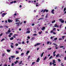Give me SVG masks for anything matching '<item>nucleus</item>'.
Returning <instances> with one entry per match:
<instances>
[{"label": "nucleus", "instance_id": "69168bd1", "mask_svg": "<svg viewBox=\"0 0 66 66\" xmlns=\"http://www.w3.org/2000/svg\"><path fill=\"white\" fill-rule=\"evenodd\" d=\"M9 37H11V36L10 35H9L8 36Z\"/></svg>", "mask_w": 66, "mask_h": 66}, {"label": "nucleus", "instance_id": "37998d69", "mask_svg": "<svg viewBox=\"0 0 66 66\" xmlns=\"http://www.w3.org/2000/svg\"><path fill=\"white\" fill-rule=\"evenodd\" d=\"M35 25V24L34 23H32V26H34Z\"/></svg>", "mask_w": 66, "mask_h": 66}, {"label": "nucleus", "instance_id": "393cba45", "mask_svg": "<svg viewBox=\"0 0 66 66\" xmlns=\"http://www.w3.org/2000/svg\"><path fill=\"white\" fill-rule=\"evenodd\" d=\"M46 59H47V57L45 56L43 60H46Z\"/></svg>", "mask_w": 66, "mask_h": 66}, {"label": "nucleus", "instance_id": "de8ad7c7", "mask_svg": "<svg viewBox=\"0 0 66 66\" xmlns=\"http://www.w3.org/2000/svg\"><path fill=\"white\" fill-rule=\"evenodd\" d=\"M50 43V42H48L47 43V44L48 45Z\"/></svg>", "mask_w": 66, "mask_h": 66}, {"label": "nucleus", "instance_id": "49530a36", "mask_svg": "<svg viewBox=\"0 0 66 66\" xmlns=\"http://www.w3.org/2000/svg\"><path fill=\"white\" fill-rule=\"evenodd\" d=\"M51 39H53V37H51L50 38Z\"/></svg>", "mask_w": 66, "mask_h": 66}, {"label": "nucleus", "instance_id": "603ef678", "mask_svg": "<svg viewBox=\"0 0 66 66\" xmlns=\"http://www.w3.org/2000/svg\"><path fill=\"white\" fill-rule=\"evenodd\" d=\"M53 30H51V32H50L51 33H53Z\"/></svg>", "mask_w": 66, "mask_h": 66}, {"label": "nucleus", "instance_id": "b1692460", "mask_svg": "<svg viewBox=\"0 0 66 66\" xmlns=\"http://www.w3.org/2000/svg\"><path fill=\"white\" fill-rule=\"evenodd\" d=\"M44 19V18H40L38 19V20H41V19Z\"/></svg>", "mask_w": 66, "mask_h": 66}, {"label": "nucleus", "instance_id": "ddd939ff", "mask_svg": "<svg viewBox=\"0 0 66 66\" xmlns=\"http://www.w3.org/2000/svg\"><path fill=\"white\" fill-rule=\"evenodd\" d=\"M35 38H34V37H32L31 38V40H33L34 39H35Z\"/></svg>", "mask_w": 66, "mask_h": 66}, {"label": "nucleus", "instance_id": "39448f33", "mask_svg": "<svg viewBox=\"0 0 66 66\" xmlns=\"http://www.w3.org/2000/svg\"><path fill=\"white\" fill-rule=\"evenodd\" d=\"M8 22H12L13 21L12 20H11L10 19L8 20Z\"/></svg>", "mask_w": 66, "mask_h": 66}, {"label": "nucleus", "instance_id": "774afa93", "mask_svg": "<svg viewBox=\"0 0 66 66\" xmlns=\"http://www.w3.org/2000/svg\"><path fill=\"white\" fill-rule=\"evenodd\" d=\"M53 34H56V33L55 32H53Z\"/></svg>", "mask_w": 66, "mask_h": 66}, {"label": "nucleus", "instance_id": "423d86ee", "mask_svg": "<svg viewBox=\"0 0 66 66\" xmlns=\"http://www.w3.org/2000/svg\"><path fill=\"white\" fill-rule=\"evenodd\" d=\"M6 14V13H3L2 14V17H4V16Z\"/></svg>", "mask_w": 66, "mask_h": 66}, {"label": "nucleus", "instance_id": "c9c22d12", "mask_svg": "<svg viewBox=\"0 0 66 66\" xmlns=\"http://www.w3.org/2000/svg\"><path fill=\"white\" fill-rule=\"evenodd\" d=\"M33 35H34V36H36L37 35V34H33Z\"/></svg>", "mask_w": 66, "mask_h": 66}, {"label": "nucleus", "instance_id": "9b49d317", "mask_svg": "<svg viewBox=\"0 0 66 66\" xmlns=\"http://www.w3.org/2000/svg\"><path fill=\"white\" fill-rule=\"evenodd\" d=\"M7 32H9V33H10L11 32V30H10V29H9V30H8L7 31Z\"/></svg>", "mask_w": 66, "mask_h": 66}, {"label": "nucleus", "instance_id": "c85d7f7f", "mask_svg": "<svg viewBox=\"0 0 66 66\" xmlns=\"http://www.w3.org/2000/svg\"><path fill=\"white\" fill-rule=\"evenodd\" d=\"M16 54H18L19 53V52L18 51H16Z\"/></svg>", "mask_w": 66, "mask_h": 66}, {"label": "nucleus", "instance_id": "72a5a7b5", "mask_svg": "<svg viewBox=\"0 0 66 66\" xmlns=\"http://www.w3.org/2000/svg\"><path fill=\"white\" fill-rule=\"evenodd\" d=\"M66 8H64V9L63 11L64 12H65V11H66Z\"/></svg>", "mask_w": 66, "mask_h": 66}, {"label": "nucleus", "instance_id": "f3484780", "mask_svg": "<svg viewBox=\"0 0 66 66\" xmlns=\"http://www.w3.org/2000/svg\"><path fill=\"white\" fill-rule=\"evenodd\" d=\"M55 22V20H54L53 21H52V23H54V22Z\"/></svg>", "mask_w": 66, "mask_h": 66}, {"label": "nucleus", "instance_id": "5fc2aeb1", "mask_svg": "<svg viewBox=\"0 0 66 66\" xmlns=\"http://www.w3.org/2000/svg\"><path fill=\"white\" fill-rule=\"evenodd\" d=\"M56 29V28H54L53 30V31H54V30H55V29Z\"/></svg>", "mask_w": 66, "mask_h": 66}, {"label": "nucleus", "instance_id": "09e8293b", "mask_svg": "<svg viewBox=\"0 0 66 66\" xmlns=\"http://www.w3.org/2000/svg\"><path fill=\"white\" fill-rule=\"evenodd\" d=\"M22 44H24V41H23L22 42Z\"/></svg>", "mask_w": 66, "mask_h": 66}, {"label": "nucleus", "instance_id": "f704fd0d", "mask_svg": "<svg viewBox=\"0 0 66 66\" xmlns=\"http://www.w3.org/2000/svg\"><path fill=\"white\" fill-rule=\"evenodd\" d=\"M15 46H18V44L17 43L16 44H15Z\"/></svg>", "mask_w": 66, "mask_h": 66}, {"label": "nucleus", "instance_id": "a878e982", "mask_svg": "<svg viewBox=\"0 0 66 66\" xmlns=\"http://www.w3.org/2000/svg\"><path fill=\"white\" fill-rule=\"evenodd\" d=\"M52 56H51L50 57H49V59H52Z\"/></svg>", "mask_w": 66, "mask_h": 66}, {"label": "nucleus", "instance_id": "864d4df0", "mask_svg": "<svg viewBox=\"0 0 66 66\" xmlns=\"http://www.w3.org/2000/svg\"><path fill=\"white\" fill-rule=\"evenodd\" d=\"M57 38H56L54 39V40H57Z\"/></svg>", "mask_w": 66, "mask_h": 66}, {"label": "nucleus", "instance_id": "f03ea898", "mask_svg": "<svg viewBox=\"0 0 66 66\" xmlns=\"http://www.w3.org/2000/svg\"><path fill=\"white\" fill-rule=\"evenodd\" d=\"M15 24L17 25V27H19L20 26V22H17L15 23Z\"/></svg>", "mask_w": 66, "mask_h": 66}, {"label": "nucleus", "instance_id": "f257e3e1", "mask_svg": "<svg viewBox=\"0 0 66 66\" xmlns=\"http://www.w3.org/2000/svg\"><path fill=\"white\" fill-rule=\"evenodd\" d=\"M59 20L61 22V23H64V20H62V19H59Z\"/></svg>", "mask_w": 66, "mask_h": 66}, {"label": "nucleus", "instance_id": "2f4dec72", "mask_svg": "<svg viewBox=\"0 0 66 66\" xmlns=\"http://www.w3.org/2000/svg\"><path fill=\"white\" fill-rule=\"evenodd\" d=\"M11 47L12 48H14V46H13L11 45Z\"/></svg>", "mask_w": 66, "mask_h": 66}, {"label": "nucleus", "instance_id": "bf43d9fd", "mask_svg": "<svg viewBox=\"0 0 66 66\" xmlns=\"http://www.w3.org/2000/svg\"><path fill=\"white\" fill-rule=\"evenodd\" d=\"M40 44V43H37V45H39Z\"/></svg>", "mask_w": 66, "mask_h": 66}, {"label": "nucleus", "instance_id": "a19ab883", "mask_svg": "<svg viewBox=\"0 0 66 66\" xmlns=\"http://www.w3.org/2000/svg\"><path fill=\"white\" fill-rule=\"evenodd\" d=\"M28 33H30V31H27Z\"/></svg>", "mask_w": 66, "mask_h": 66}, {"label": "nucleus", "instance_id": "e433bc0d", "mask_svg": "<svg viewBox=\"0 0 66 66\" xmlns=\"http://www.w3.org/2000/svg\"><path fill=\"white\" fill-rule=\"evenodd\" d=\"M14 3V1H12L10 2V3L11 4H12V3Z\"/></svg>", "mask_w": 66, "mask_h": 66}, {"label": "nucleus", "instance_id": "4be33fe9", "mask_svg": "<svg viewBox=\"0 0 66 66\" xmlns=\"http://www.w3.org/2000/svg\"><path fill=\"white\" fill-rule=\"evenodd\" d=\"M59 56V54H58L56 56V57H58Z\"/></svg>", "mask_w": 66, "mask_h": 66}, {"label": "nucleus", "instance_id": "20e7f679", "mask_svg": "<svg viewBox=\"0 0 66 66\" xmlns=\"http://www.w3.org/2000/svg\"><path fill=\"white\" fill-rule=\"evenodd\" d=\"M54 9L52 10L51 11L52 13L53 14H54Z\"/></svg>", "mask_w": 66, "mask_h": 66}, {"label": "nucleus", "instance_id": "f8f14e48", "mask_svg": "<svg viewBox=\"0 0 66 66\" xmlns=\"http://www.w3.org/2000/svg\"><path fill=\"white\" fill-rule=\"evenodd\" d=\"M56 63V62L55 61V60H54L53 61V63H52V64H54V63Z\"/></svg>", "mask_w": 66, "mask_h": 66}, {"label": "nucleus", "instance_id": "c03bdc74", "mask_svg": "<svg viewBox=\"0 0 66 66\" xmlns=\"http://www.w3.org/2000/svg\"><path fill=\"white\" fill-rule=\"evenodd\" d=\"M64 47V46H60V48H63Z\"/></svg>", "mask_w": 66, "mask_h": 66}, {"label": "nucleus", "instance_id": "1a4fd4ad", "mask_svg": "<svg viewBox=\"0 0 66 66\" xmlns=\"http://www.w3.org/2000/svg\"><path fill=\"white\" fill-rule=\"evenodd\" d=\"M39 58L38 57L37 59V60L36 61L37 62H39Z\"/></svg>", "mask_w": 66, "mask_h": 66}, {"label": "nucleus", "instance_id": "4c0bfd02", "mask_svg": "<svg viewBox=\"0 0 66 66\" xmlns=\"http://www.w3.org/2000/svg\"><path fill=\"white\" fill-rule=\"evenodd\" d=\"M19 59V57H17L16 58V60H18V59Z\"/></svg>", "mask_w": 66, "mask_h": 66}, {"label": "nucleus", "instance_id": "680f3d73", "mask_svg": "<svg viewBox=\"0 0 66 66\" xmlns=\"http://www.w3.org/2000/svg\"><path fill=\"white\" fill-rule=\"evenodd\" d=\"M27 30H30V28H28L27 29Z\"/></svg>", "mask_w": 66, "mask_h": 66}, {"label": "nucleus", "instance_id": "5701e85b", "mask_svg": "<svg viewBox=\"0 0 66 66\" xmlns=\"http://www.w3.org/2000/svg\"><path fill=\"white\" fill-rule=\"evenodd\" d=\"M4 40H5V39L4 38H3L1 40V42H3V41Z\"/></svg>", "mask_w": 66, "mask_h": 66}, {"label": "nucleus", "instance_id": "0eeeda50", "mask_svg": "<svg viewBox=\"0 0 66 66\" xmlns=\"http://www.w3.org/2000/svg\"><path fill=\"white\" fill-rule=\"evenodd\" d=\"M59 25H57L56 24H55L54 25V27H57V28H58L59 27Z\"/></svg>", "mask_w": 66, "mask_h": 66}, {"label": "nucleus", "instance_id": "7c9ffc66", "mask_svg": "<svg viewBox=\"0 0 66 66\" xmlns=\"http://www.w3.org/2000/svg\"><path fill=\"white\" fill-rule=\"evenodd\" d=\"M65 37V36H62V37L63 39H64V38Z\"/></svg>", "mask_w": 66, "mask_h": 66}, {"label": "nucleus", "instance_id": "2eb2a0df", "mask_svg": "<svg viewBox=\"0 0 66 66\" xmlns=\"http://www.w3.org/2000/svg\"><path fill=\"white\" fill-rule=\"evenodd\" d=\"M42 33H43V31H41L40 32H38V34H41Z\"/></svg>", "mask_w": 66, "mask_h": 66}, {"label": "nucleus", "instance_id": "9d476101", "mask_svg": "<svg viewBox=\"0 0 66 66\" xmlns=\"http://www.w3.org/2000/svg\"><path fill=\"white\" fill-rule=\"evenodd\" d=\"M45 27H44L42 28V30H45Z\"/></svg>", "mask_w": 66, "mask_h": 66}, {"label": "nucleus", "instance_id": "ea45409f", "mask_svg": "<svg viewBox=\"0 0 66 66\" xmlns=\"http://www.w3.org/2000/svg\"><path fill=\"white\" fill-rule=\"evenodd\" d=\"M3 35V34L1 33L0 35V36H2Z\"/></svg>", "mask_w": 66, "mask_h": 66}, {"label": "nucleus", "instance_id": "dca6fc26", "mask_svg": "<svg viewBox=\"0 0 66 66\" xmlns=\"http://www.w3.org/2000/svg\"><path fill=\"white\" fill-rule=\"evenodd\" d=\"M14 39V38L13 37H12L11 38H10V40H12Z\"/></svg>", "mask_w": 66, "mask_h": 66}, {"label": "nucleus", "instance_id": "a18cd8bd", "mask_svg": "<svg viewBox=\"0 0 66 66\" xmlns=\"http://www.w3.org/2000/svg\"><path fill=\"white\" fill-rule=\"evenodd\" d=\"M5 27H6V28H9V27L7 26H5Z\"/></svg>", "mask_w": 66, "mask_h": 66}, {"label": "nucleus", "instance_id": "412c9836", "mask_svg": "<svg viewBox=\"0 0 66 66\" xmlns=\"http://www.w3.org/2000/svg\"><path fill=\"white\" fill-rule=\"evenodd\" d=\"M5 55V53H3L2 54V56L3 57H4V56Z\"/></svg>", "mask_w": 66, "mask_h": 66}, {"label": "nucleus", "instance_id": "58836bf2", "mask_svg": "<svg viewBox=\"0 0 66 66\" xmlns=\"http://www.w3.org/2000/svg\"><path fill=\"white\" fill-rule=\"evenodd\" d=\"M44 9H42V10L41 11V12H44Z\"/></svg>", "mask_w": 66, "mask_h": 66}, {"label": "nucleus", "instance_id": "4d7b16f0", "mask_svg": "<svg viewBox=\"0 0 66 66\" xmlns=\"http://www.w3.org/2000/svg\"><path fill=\"white\" fill-rule=\"evenodd\" d=\"M35 64V62H33L32 63V65H34Z\"/></svg>", "mask_w": 66, "mask_h": 66}, {"label": "nucleus", "instance_id": "6ab92c4d", "mask_svg": "<svg viewBox=\"0 0 66 66\" xmlns=\"http://www.w3.org/2000/svg\"><path fill=\"white\" fill-rule=\"evenodd\" d=\"M44 52H43L41 54V57H43V55L44 54Z\"/></svg>", "mask_w": 66, "mask_h": 66}, {"label": "nucleus", "instance_id": "6e6552de", "mask_svg": "<svg viewBox=\"0 0 66 66\" xmlns=\"http://www.w3.org/2000/svg\"><path fill=\"white\" fill-rule=\"evenodd\" d=\"M19 19H15V21L16 22H18V21H19V22L20 21H19L18 20Z\"/></svg>", "mask_w": 66, "mask_h": 66}, {"label": "nucleus", "instance_id": "13d9d810", "mask_svg": "<svg viewBox=\"0 0 66 66\" xmlns=\"http://www.w3.org/2000/svg\"><path fill=\"white\" fill-rule=\"evenodd\" d=\"M53 55L54 56H55L56 55V54H53Z\"/></svg>", "mask_w": 66, "mask_h": 66}, {"label": "nucleus", "instance_id": "cd10ccee", "mask_svg": "<svg viewBox=\"0 0 66 66\" xmlns=\"http://www.w3.org/2000/svg\"><path fill=\"white\" fill-rule=\"evenodd\" d=\"M11 57L12 58H14L15 57V56H11Z\"/></svg>", "mask_w": 66, "mask_h": 66}, {"label": "nucleus", "instance_id": "bb28decb", "mask_svg": "<svg viewBox=\"0 0 66 66\" xmlns=\"http://www.w3.org/2000/svg\"><path fill=\"white\" fill-rule=\"evenodd\" d=\"M18 62V61H17L16 60V62H14V63H15V64H17V63Z\"/></svg>", "mask_w": 66, "mask_h": 66}, {"label": "nucleus", "instance_id": "8fccbe9b", "mask_svg": "<svg viewBox=\"0 0 66 66\" xmlns=\"http://www.w3.org/2000/svg\"><path fill=\"white\" fill-rule=\"evenodd\" d=\"M27 38L28 39H30V37L29 36H28L27 37Z\"/></svg>", "mask_w": 66, "mask_h": 66}, {"label": "nucleus", "instance_id": "473e14b6", "mask_svg": "<svg viewBox=\"0 0 66 66\" xmlns=\"http://www.w3.org/2000/svg\"><path fill=\"white\" fill-rule=\"evenodd\" d=\"M22 61H21L20 62V63H19V65H21V63H22Z\"/></svg>", "mask_w": 66, "mask_h": 66}, {"label": "nucleus", "instance_id": "6e6d98bb", "mask_svg": "<svg viewBox=\"0 0 66 66\" xmlns=\"http://www.w3.org/2000/svg\"><path fill=\"white\" fill-rule=\"evenodd\" d=\"M23 22H24V23H26V22H27V21H23Z\"/></svg>", "mask_w": 66, "mask_h": 66}, {"label": "nucleus", "instance_id": "3c124183", "mask_svg": "<svg viewBox=\"0 0 66 66\" xmlns=\"http://www.w3.org/2000/svg\"><path fill=\"white\" fill-rule=\"evenodd\" d=\"M23 54H24V53H22L21 54V55H23Z\"/></svg>", "mask_w": 66, "mask_h": 66}, {"label": "nucleus", "instance_id": "0e129e2a", "mask_svg": "<svg viewBox=\"0 0 66 66\" xmlns=\"http://www.w3.org/2000/svg\"><path fill=\"white\" fill-rule=\"evenodd\" d=\"M18 44H21V42H19L18 43Z\"/></svg>", "mask_w": 66, "mask_h": 66}, {"label": "nucleus", "instance_id": "338daca9", "mask_svg": "<svg viewBox=\"0 0 66 66\" xmlns=\"http://www.w3.org/2000/svg\"><path fill=\"white\" fill-rule=\"evenodd\" d=\"M17 15V14L15 13L14 14V16H16Z\"/></svg>", "mask_w": 66, "mask_h": 66}, {"label": "nucleus", "instance_id": "7ed1b4c3", "mask_svg": "<svg viewBox=\"0 0 66 66\" xmlns=\"http://www.w3.org/2000/svg\"><path fill=\"white\" fill-rule=\"evenodd\" d=\"M46 10V9H44V11L43 12V13H45V12H48V10Z\"/></svg>", "mask_w": 66, "mask_h": 66}, {"label": "nucleus", "instance_id": "a211bd4d", "mask_svg": "<svg viewBox=\"0 0 66 66\" xmlns=\"http://www.w3.org/2000/svg\"><path fill=\"white\" fill-rule=\"evenodd\" d=\"M7 51L8 52H11V50H7Z\"/></svg>", "mask_w": 66, "mask_h": 66}, {"label": "nucleus", "instance_id": "79ce46f5", "mask_svg": "<svg viewBox=\"0 0 66 66\" xmlns=\"http://www.w3.org/2000/svg\"><path fill=\"white\" fill-rule=\"evenodd\" d=\"M22 22H21V23L20 22V26H21V25L22 24Z\"/></svg>", "mask_w": 66, "mask_h": 66}, {"label": "nucleus", "instance_id": "aec40b11", "mask_svg": "<svg viewBox=\"0 0 66 66\" xmlns=\"http://www.w3.org/2000/svg\"><path fill=\"white\" fill-rule=\"evenodd\" d=\"M5 33L7 35V34H10V33H9V32H8V31L7 32H5Z\"/></svg>", "mask_w": 66, "mask_h": 66}, {"label": "nucleus", "instance_id": "052dcab7", "mask_svg": "<svg viewBox=\"0 0 66 66\" xmlns=\"http://www.w3.org/2000/svg\"><path fill=\"white\" fill-rule=\"evenodd\" d=\"M50 65H52V62H50Z\"/></svg>", "mask_w": 66, "mask_h": 66}, {"label": "nucleus", "instance_id": "e2e57ef3", "mask_svg": "<svg viewBox=\"0 0 66 66\" xmlns=\"http://www.w3.org/2000/svg\"><path fill=\"white\" fill-rule=\"evenodd\" d=\"M14 65V63H13L11 65V66H13Z\"/></svg>", "mask_w": 66, "mask_h": 66}, {"label": "nucleus", "instance_id": "4468645a", "mask_svg": "<svg viewBox=\"0 0 66 66\" xmlns=\"http://www.w3.org/2000/svg\"><path fill=\"white\" fill-rule=\"evenodd\" d=\"M30 52V51H27V53H26V54H28Z\"/></svg>", "mask_w": 66, "mask_h": 66}, {"label": "nucleus", "instance_id": "c756f323", "mask_svg": "<svg viewBox=\"0 0 66 66\" xmlns=\"http://www.w3.org/2000/svg\"><path fill=\"white\" fill-rule=\"evenodd\" d=\"M62 24H61L60 25L59 28H62Z\"/></svg>", "mask_w": 66, "mask_h": 66}]
</instances>
